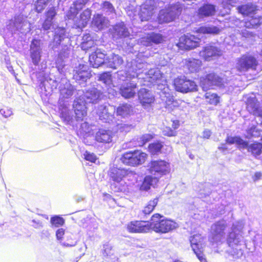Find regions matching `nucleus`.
I'll use <instances>...</instances> for the list:
<instances>
[{"label":"nucleus","instance_id":"f257e3e1","mask_svg":"<svg viewBox=\"0 0 262 262\" xmlns=\"http://www.w3.org/2000/svg\"><path fill=\"white\" fill-rule=\"evenodd\" d=\"M78 98L74 101L73 108L77 120H82L86 115V103H97L102 98V93L95 88L79 91Z\"/></svg>","mask_w":262,"mask_h":262},{"label":"nucleus","instance_id":"f03ea898","mask_svg":"<svg viewBox=\"0 0 262 262\" xmlns=\"http://www.w3.org/2000/svg\"><path fill=\"white\" fill-rule=\"evenodd\" d=\"M159 89L161 90L160 93L161 98L165 102V107L168 111H172L177 106L182 110H185L189 107L188 103L182 100H174L172 92L167 86L159 85Z\"/></svg>","mask_w":262,"mask_h":262},{"label":"nucleus","instance_id":"7ed1b4c3","mask_svg":"<svg viewBox=\"0 0 262 262\" xmlns=\"http://www.w3.org/2000/svg\"><path fill=\"white\" fill-rule=\"evenodd\" d=\"M160 214L156 213L152 215L150 222V229L158 233H167L178 226V224L171 220L162 219Z\"/></svg>","mask_w":262,"mask_h":262},{"label":"nucleus","instance_id":"20e7f679","mask_svg":"<svg viewBox=\"0 0 262 262\" xmlns=\"http://www.w3.org/2000/svg\"><path fill=\"white\" fill-rule=\"evenodd\" d=\"M124 71L118 72V76L120 80L124 81L120 87V93L122 97L125 98H130L134 97L138 92L137 86V80L129 79L124 75Z\"/></svg>","mask_w":262,"mask_h":262},{"label":"nucleus","instance_id":"39448f33","mask_svg":"<svg viewBox=\"0 0 262 262\" xmlns=\"http://www.w3.org/2000/svg\"><path fill=\"white\" fill-rule=\"evenodd\" d=\"M227 227V224L225 220L216 222L211 227V235L209 240L210 243L219 244L225 241L226 233L225 232Z\"/></svg>","mask_w":262,"mask_h":262},{"label":"nucleus","instance_id":"423d86ee","mask_svg":"<svg viewBox=\"0 0 262 262\" xmlns=\"http://www.w3.org/2000/svg\"><path fill=\"white\" fill-rule=\"evenodd\" d=\"M244 226L243 221H238L234 222L231 228V231L229 232L227 238V244L229 247L234 248L235 246L241 245L243 237L240 234Z\"/></svg>","mask_w":262,"mask_h":262},{"label":"nucleus","instance_id":"0eeeda50","mask_svg":"<svg viewBox=\"0 0 262 262\" xmlns=\"http://www.w3.org/2000/svg\"><path fill=\"white\" fill-rule=\"evenodd\" d=\"M257 61L253 56L243 55L235 60V68L241 73H245L249 70H255Z\"/></svg>","mask_w":262,"mask_h":262},{"label":"nucleus","instance_id":"6e6552de","mask_svg":"<svg viewBox=\"0 0 262 262\" xmlns=\"http://www.w3.org/2000/svg\"><path fill=\"white\" fill-rule=\"evenodd\" d=\"M226 142L229 144H235L239 148H247L248 151L254 156H258L261 152L262 144L256 143L248 146V143L238 137H228L226 139Z\"/></svg>","mask_w":262,"mask_h":262},{"label":"nucleus","instance_id":"1a4fd4ad","mask_svg":"<svg viewBox=\"0 0 262 262\" xmlns=\"http://www.w3.org/2000/svg\"><path fill=\"white\" fill-rule=\"evenodd\" d=\"M147 155L139 150H135L133 152H127L124 153L121 160L124 164L135 166L143 163L146 159Z\"/></svg>","mask_w":262,"mask_h":262},{"label":"nucleus","instance_id":"9d476101","mask_svg":"<svg viewBox=\"0 0 262 262\" xmlns=\"http://www.w3.org/2000/svg\"><path fill=\"white\" fill-rule=\"evenodd\" d=\"M200 35L195 36L191 34H186L182 36L177 44L178 47L185 50H190L199 47L200 44Z\"/></svg>","mask_w":262,"mask_h":262},{"label":"nucleus","instance_id":"9b49d317","mask_svg":"<svg viewBox=\"0 0 262 262\" xmlns=\"http://www.w3.org/2000/svg\"><path fill=\"white\" fill-rule=\"evenodd\" d=\"M181 11V8L178 5H171L160 11L158 16L159 23H168L174 20Z\"/></svg>","mask_w":262,"mask_h":262},{"label":"nucleus","instance_id":"f8f14e48","mask_svg":"<svg viewBox=\"0 0 262 262\" xmlns=\"http://www.w3.org/2000/svg\"><path fill=\"white\" fill-rule=\"evenodd\" d=\"M170 170L169 163L164 160H154L151 161L149 165V172L157 178L167 174L170 172Z\"/></svg>","mask_w":262,"mask_h":262},{"label":"nucleus","instance_id":"ddd939ff","mask_svg":"<svg viewBox=\"0 0 262 262\" xmlns=\"http://www.w3.org/2000/svg\"><path fill=\"white\" fill-rule=\"evenodd\" d=\"M225 81L223 78L214 73H210L201 78L200 84L204 91L212 89L213 86H222Z\"/></svg>","mask_w":262,"mask_h":262},{"label":"nucleus","instance_id":"4468645a","mask_svg":"<svg viewBox=\"0 0 262 262\" xmlns=\"http://www.w3.org/2000/svg\"><path fill=\"white\" fill-rule=\"evenodd\" d=\"M116 108L114 106L110 104H103L98 106L97 114L99 119L104 122L108 123L115 122L114 113Z\"/></svg>","mask_w":262,"mask_h":262},{"label":"nucleus","instance_id":"2eb2a0df","mask_svg":"<svg viewBox=\"0 0 262 262\" xmlns=\"http://www.w3.org/2000/svg\"><path fill=\"white\" fill-rule=\"evenodd\" d=\"M174 85L176 91L182 93L197 91V85L192 80L187 79L185 76L176 78L174 80Z\"/></svg>","mask_w":262,"mask_h":262},{"label":"nucleus","instance_id":"dca6fc26","mask_svg":"<svg viewBox=\"0 0 262 262\" xmlns=\"http://www.w3.org/2000/svg\"><path fill=\"white\" fill-rule=\"evenodd\" d=\"M231 21H233V24L241 30H238L243 36L245 37H248L252 36V33L246 30L245 28L253 29L257 27L256 24L251 16L248 17V18L245 20H240L237 18H235L234 17L231 18Z\"/></svg>","mask_w":262,"mask_h":262},{"label":"nucleus","instance_id":"f3484780","mask_svg":"<svg viewBox=\"0 0 262 262\" xmlns=\"http://www.w3.org/2000/svg\"><path fill=\"white\" fill-rule=\"evenodd\" d=\"M128 174L129 172L127 170L116 167L112 168L109 173L112 181L117 183L120 184L121 186L119 189L121 191H125L126 190V183L124 182V180Z\"/></svg>","mask_w":262,"mask_h":262},{"label":"nucleus","instance_id":"a211bd4d","mask_svg":"<svg viewBox=\"0 0 262 262\" xmlns=\"http://www.w3.org/2000/svg\"><path fill=\"white\" fill-rule=\"evenodd\" d=\"M155 8V2L154 0L146 1L140 6L139 15L141 20L143 21L150 20L156 12Z\"/></svg>","mask_w":262,"mask_h":262},{"label":"nucleus","instance_id":"6ab92c4d","mask_svg":"<svg viewBox=\"0 0 262 262\" xmlns=\"http://www.w3.org/2000/svg\"><path fill=\"white\" fill-rule=\"evenodd\" d=\"M204 238L201 234H195L190 238L191 246L194 253L201 262H206L204 257L202 249H203Z\"/></svg>","mask_w":262,"mask_h":262},{"label":"nucleus","instance_id":"aec40b11","mask_svg":"<svg viewBox=\"0 0 262 262\" xmlns=\"http://www.w3.org/2000/svg\"><path fill=\"white\" fill-rule=\"evenodd\" d=\"M222 54V50L213 45H207L200 52V57L207 61L215 59Z\"/></svg>","mask_w":262,"mask_h":262},{"label":"nucleus","instance_id":"412c9836","mask_svg":"<svg viewBox=\"0 0 262 262\" xmlns=\"http://www.w3.org/2000/svg\"><path fill=\"white\" fill-rule=\"evenodd\" d=\"M147 64L145 62H140L137 61H134L132 63V67L127 72H124V75H126V77L130 79L137 80L138 76L141 73H143L145 70Z\"/></svg>","mask_w":262,"mask_h":262},{"label":"nucleus","instance_id":"4be33fe9","mask_svg":"<svg viewBox=\"0 0 262 262\" xmlns=\"http://www.w3.org/2000/svg\"><path fill=\"white\" fill-rule=\"evenodd\" d=\"M150 227V223L141 221H132L127 225V229L131 233L147 232Z\"/></svg>","mask_w":262,"mask_h":262},{"label":"nucleus","instance_id":"5701e85b","mask_svg":"<svg viewBox=\"0 0 262 262\" xmlns=\"http://www.w3.org/2000/svg\"><path fill=\"white\" fill-rule=\"evenodd\" d=\"M164 41V37L161 34L151 32L142 37L140 40V43L143 46L150 47L154 44L163 43Z\"/></svg>","mask_w":262,"mask_h":262},{"label":"nucleus","instance_id":"b1692460","mask_svg":"<svg viewBox=\"0 0 262 262\" xmlns=\"http://www.w3.org/2000/svg\"><path fill=\"white\" fill-rule=\"evenodd\" d=\"M114 133L111 130L101 128L96 133L95 140L101 143H110L113 141Z\"/></svg>","mask_w":262,"mask_h":262},{"label":"nucleus","instance_id":"393cba45","mask_svg":"<svg viewBox=\"0 0 262 262\" xmlns=\"http://www.w3.org/2000/svg\"><path fill=\"white\" fill-rule=\"evenodd\" d=\"M105 54L102 52L100 49H97L89 57L90 64L95 68H98L100 66L105 65Z\"/></svg>","mask_w":262,"mask_h":262},{"label":"nucleus","instance_id":"a878e982","mask_svg":"<svg viewBox=\"0 0 262 262\" xmlns=\"http://www.w3.org/2000/svg\"><path fill=\"white\" fill-rule=\"evenodd\" d=\"M138 97L140 103L144 107H146L149 106L154 102V97L146 89H141L138 92Z\"/></svg>","mask_w":262,"mask_h":262},{"label":"nucleus","instance_id":"bb28decb","mask_svg":"<svg viewBox=\"0 0 262 262\" xmlns=\"http://www.w3.org/2000/svg\"><path fill=\"white\" fill-rule=\"evenodd\" d=\"M40 40L37 39H33L31 41V49L39 48ZM30 56L33 64L35 66L38 64L41 58L40 50L38 48L33 50L30 53Z\"/></svg>","mask_w":262,"mask_h":262},{"label":"nucleus","instance_id":"cd10ccee","mask_svg":"<svg viewBox=\"0 0 262 262\" xmlns=\"http://www.w3.org/2000/svg\"><path fill=\"white\" fill-rule=\"evenodd\" d=\"M198 15L200 18L213 16L216 13L215 6L206 4L203 5L198 9Z\"/></svg>","mask_w":262,"mask_h":262},{"label":"nucleus","instance_id":"c85d7f7f","mask_svg":"<svg viewBox=\"0 0 262 262\" xmlns=\"http://www.w3.org/2000/svg\"><path fill=\"white\" fill-rule=\"evenodd\" d=\"M113 30V36L116 39L126 37L129 36V32L123 22L116 24L114 27Z\"/></svg>","mask_w":262,"mask_h":262},{"label":"nucleus","instance_id":"c756f323","mask_svg":"<svg viewBox=\"0 0 262 262\" xmlns=\"http://www.w3.org/2000/svg\"><path fill=\"white\" fill-rule=\"evenodd\" d=\"M88 67L80 64L78 68L74 70V78L76 80L86 81L90 77V73L87 70Z\"/></svg>","mask_w":262,"mask_h":262},{"label":"nucleus","instance_id":"7c9ffc66","mask_svg":"<svg viewBox=\"0 0 262 262\" xmlns=\"http://www.w3.org/2000/svg\"><path fill=\"white\" fill-rule=\"evenodd\" d=\"M122 58L119 55L111 54L105 58V66L107 67L117 69L123 63Z\"/></svg>","mask_w":262,"mask_h":262},{"label":"nucleus","instance_id":"2f4dec72","mask_svg":"<svg viewBox=\"0 0 262 262\" xmlns=\"http://www.w3.org/2000/svg\"><path fill=\"white\" fill-rule=\"evenodd\" d=\"M93 125H89L87 122H84L81 124L78 130V134L84 137V142L88 145L91 144L86 141V137L93 135Z\"/></svg>","mask_w":262,"mask_h":262},{"label":"nucleus","instance_id":"473e14b6","mask_svg":"<svg viewBox=\"0 0 262 262\" xmlns=\"http://www.w3.org/2000/svg\"><path fill=\"white\" fill-rule=\"evenodd\" d=\"M108 24V20L102 15L97 14L93 18L92 25L98 30H102L106 27Z\"/></svg>","mask_w":262,"mask_h":262},{"label":"nucleus","instance_id":"72a5a7b5","mask_svg":"<svg viewBox=\"0 0 262 262\" xmlns=\"http://www.w3.org/2000/svg\"><path fill=\"white\" fill-rule=\"evenodd\" d=\"M202 61L199 59L189 58L186 60L185 67L191 73L198 72L201 69Z\"/></svg>","mask_w":262,"mask_h":262},{"label":"nucleus","instance_id":"f704fd0d","mask_svg":"<svg viewBox=\"0 0 262 262\" xmlns=\"http://www.w3.org/2000/svg\"><path fill=\"white\" fill-rule=\"evenodd\" d=\"M88 1L89 0H76L74 2L73 6L70 7L69 11V18L76 15L78 13V12L83 8Z\"/></svg>","mask_w":262,"mask_h":262},{"label":"nucleus","instance_id":"c9c22d12","mask_svg":"<svg viewBox=\"0 0 262 262\" xmlns=\"http://www.w3.org/2000/svg\"><path fill=\"white\" fill-rule=\"evenodd\" d=\"M237 10L240 13L248 17L253 15L255 12H258L256 7L252 4L242 5L238 7Z\"/></svg>","mask_w":262,"mask_h":262},{"label":"nucleus","instance_id":"e433bc0d","mask_svg":"<svg viewBox=\"0 0 262 262\" xmlns=\"http://www.w3.org/2000/svg\"><path fill=\"white\" fill-rule=\"evenodd\" d=\"M91 16V11L87 9L85 10L80 15V19L78 21L75 20L76 22V25L78 28L84 27L88 22L89 21Z\"/></svg>","mask_w":262,"mask_h":262},{"label":"nucleus","instance_id":"4c0bfd02","mask_svg":"<svg viewBox=\"0 0 262 262\" xmlns=\"http://www.w3.org/2000/svg\"><path fill=\"white\" fill-rule=\"evenodd\" d=\"M158 182L157 178L147 176L144 178V181L140 187V189L141 190L147 191L151 186L155 187Z\"/></svg>","mask_w":262,"mask_h":262},{"label":"nucleus","instance_id":"58836bf2","mask_svg":"<svg viewBox=\"0 0 262 262\" xmlns=\"http://www.w3.org/2000/svg\"><path fill=\"white\" fill-rule=\"evenodd\" d=\"M132 111V107L129 104H123L117 108L116 113L118 116L125 118L130 115Z\"/></svg>","mask_w":262,"mask_h":262},{"label":"nucleus","instance_id":"ea45409f","mask_svg":"<svg viewBox=\"0 0 262 262\" xmlns=\"http://www.w3.org/2000/svg\"><path fill=\"white\" fill-rule=\"evenodd\" d=\"M221 29L212 25L203 26L200 27L196 32L199 34H218L221 31Z\"/></svg>","mask_w":262,"mask_h":262},{"label":"nucleus","instance_id":"a19ab883","mask_svg":"<svg viewBox=\"0 0 262 262\" xmlns=\"http://www.w3.org/2000/svg\"><path fill=\"white\" fill-rule=\"evenodd\" d=\"M237 1L238 0H221L222 6L225 9V12L221 11L220 14L224 16L228 14L230 10V7L233 6Z\"/></svg>","mask_w":262,"mask_h":262},{"label":"nucleus","instance_id":"79ce46f5","mask_svg":"<svg viewBox=\"0 0 262 262\" xmlns=\"http://www.w3.org/2000/svg\"><path fill=\"white\" fill-rule=\"evenodd\" d=\"M158 202V198H155L148 202L142 210V212L145 214H150L154 209Z\"/></svg>","mask_w":262,"mask_h":262},{"label":"nucleus","instance_id":"37998d69","mask_svg":"<svg viewBox=\"0 0 262 262\" xmlns=\"http://www.w3.org/2000/svg\"><path fill=\"white\" fill-rule=\"evenodd\" d=\"M205 98L211 104L216 105L219 102V97L216 94L207 93L205 95Z\"/></svg>","mask_w":262,"mask_h":262},{"label":"nucleus","instance_id":"c03bdc74","mask_svg":"<svg viewBox=\"0 0 262 262\" xmlns=\"http://www.w3.org/2000/svg\"><path fill=\"white\" fill-rule=\"evenodd\" d=\"M148 75L152 81H158L162 77V74L158 69H150L148 71Z\"/></svg>","mask_w":262,"mask_h":262},{"label":"nucleus","instance_id":"a18cd8bd","mask_svg":"<svg viewBox=\"0 0 262 262\" xmlns=\"http://www.w3.org/2000/svg\"><path fill=\"white\" fill-rule=\"evenodd\" d=\"M163 145L161 142H157L149 144L148 146L149 151L153 155L157 154L160 152Z\"/></svg>","mask_w":262,"mask_h":262},{"label":"nucleus","instance_id":"49530a36","mask_svg":"<svg viewBox=\"0 0 262 262\" xmlns=\"http://www.w3.org/2000/svg\"><path fill=\"white\" fill-rule=\"evenodd\" d=\"M50 222L52 226L58 227L63 225L64 220L59 215H55L51 218Z\"/></svg>","mask_w":262,"mask_h":262},{"label":"nucleus","instance_id":"de8ad7c7","mask_svg":"<svg viewBox=\"0 0 262 262\" xmlns=\"http://www.w3.org/2000/svg\"><path fill=\"white\" fill-rule=\"evenodd\" d=\"M117 128L119 132L126 133L131 130L133 128V126L132 124L123 122L118 123L117 125Z\"/></svg>","mask_w":262,"mask_h":262},{"label":"nucleus","instance_id":"09e8293b","mask_svg":"<svg viewBox=\"0 0 262 262\" xmlns=\"http://www.w3.org/2000/svg\"><path fill=\"white\" fill-rule=\"evenodd\" d=\"M98 80L109 85L112 83L111 75L109 72L103 73L99 76Z\"/></svg>","mask_w":262,"mask_h":262},{"label":"nucleus","instance_id":"8fccbe9b","mask_svg":"<svg viewBox=\"0 0 262 262\" xmlns=\"http://www.w3.org/2000/svg\"><path fill=\"white\" fill-rule=\"evenodd\" d=\"M58 112L59 116L63 120H66V106L63 100H59L58 104Z\"/></svg>","mask_w":262,"mask_h":262},{"label":"nucleus","instance_id":"3c124183","mask_svg":"<svg viewBox=\"0 0 262 262\" xmlns=\"http://www.w3.org/2000/svg\"><path fill=\"white\" fill-rule=\"evenodd\" d=\"M45 17L54 21L57 15V11L55 7H51L47 9L45 13Z\"/></svg>","mask_w":262,"mask_h":262},{"label":"nucleus","instance_id":"603ef678","mask_svg":"<svg viewBox=\"0 0 262 262\" xmlns=\"http://www.w3.org/2000/svg\"><path fill=\"white\" fill-rule=\"evenodd\" d=\"M102 10L107 15H110L115 12L114 7L109 2H104L103 3Z\"/></svg>","mask_w":262,"mask_h":262},{"label":"nucleus","instance_id":"864d4df0","mask_svg":"<svg viewBox=\"0 0 262 262\" xmlns=\"http://www.w3.org/2000/svg\"><path fill=\"white\" fill-rule=\"evenodd\" d=\"M47 5L48 4L41 0H37L35 4V11L37 13H40L43 11Z\"/></svg>","mask_w":262,"mask_h":262},{"label":"nucleus","instance_id":"5fc2aeb1","mask_svg":"<svg viewBox=\"0 0 262 262\" xmlns=\"http://www.w3.org/2000/svg\"><path fill=\"white\" fill-rule=\"evenodd\" d=\"M153 136L151 134H146L142 135L138 141V145L139 146H142L146 143L150 141L151 139H152Z\"/></svg>","mask_w":262,"mask_h":262},{"label":"nucleus","instance_id":"6e6d98bb","mask_svg":"<svg viewBox=\"0 0 262 262\" xmlns=\"http://www.w3.org/2000/svg\"><path fill=\"white\" fill-rule=\"evenodd\" d=\"M53 24L54 21L45 17V19L42 24V28L43 30L47 31L50 29Z\"/></svg>","mask_w":262,"mask_h":262},{"label":"nucleus","instance_id":"4d7b16f0","mask_svg":"<svg viewBox=\"0 0 262 262\" xmlns=\"http://www.w3.org/2000/svg\"><path fill=\"white\" fill-rule=\"evenodd\" d=\"M254 22L256 24L257 27L262 24V17L259 12H255L251 16Z\"/></svg>","mask_w":262,"mask_h":262},{"label":"nucleus","instance_id":"13d9d810","mask_svg":"<svg viewBox=\"0 0 262 262\" xmlns=\"http://www.w3.org/2000/svg\"><path fill=\"white\" fill-rule=\"evenodd\" d=\"M83 156L86 160L91 162L95 163L97 160V157L93 153L86 151L83 154Z\"/></svg>","mask_w":262,"mask_h":262},{"label":"nucleus","instance_id":"bf43d9fd","mask_svg":"<svg viewBox=\"0 0 262 262\" xmlns=\"http://www.w3.org/2000/svg\"><path fill=\"white\" fill-rule=\"evenodd\" d=\"M247 133L248 136L254 137H257L260 135V132L258 129H256V127L254 126H252L248 129Z\"/></svg>","mask_w":262,"mask_h":262},{"label":"nucleus","instance_id":"052dcab7","mask_svg":"<svg viewBox=\"0 0 262 262\" xmlns=\"http://www.w3.org/2000/svg\"><path fill=\"white\" fill-rule=\"evenodd\" d=\"M64 234L65 231L63 228H60L57 230L56 236L57 240H58L60 243H61L63 240Z\"/></svg>","mask_w":262,"mask_h":262},{"label":"nucleus","instance_id":"680f3d73","mask_svg":"<svg viewBox=\"0 0 262 262\" xmlns=\"http://www.w3.org/2000/svg\"><path fill=\"white\" fill-rule=\"evenodd\" d=\"M94 43V40H90L87 41V42H81V47L83 50H88L89 49L91 48Z\"/></svg>","mask_w":262,"mask_h":262},{"label":"nucleus","instance_id":"e2e57ef3","mask_svg":"<svg viewBox=\"0 0 262 262\" xmlns=\"http://www.w3.org/2000/svg\"><path fill=\"white\" fill-rule=\"evenodd\" d=\"M163 133L164 135L167 136H174L176 135V132L169 127H166L164 129Z\"/></svg>","mask_w":262,"mask_h":262},{"label":"nucleus","instance_id":"0e129e2a","mask_svg":"<svg viewBox=\"0 0 262 262\" xmlns=\"http://www.w3.org/2000/svg\"><path fill=\"white\" fill-rule=\"evenodd\" d=\"M0 112L2 115L5 118L10 116L12 114V111L7 107L1 109Z\"/></svg>","mask_w":262,"mask_h":262},{"label":"nucleus","instance_id":"69168bd1","mask_svg":"<svg viewBox=\"0 0 262 262\" xmlns=\"http://www.w3.org/2000/svg\"><path fill=\"white\" fill-rule=\"evenodd\" d=\"M63 39H64V37H63V35H61L58 33H56L54 35V38H53L54 41H56V42L59 41V43L62 40H63Z\"/></svg>","mask_w":262,"mask_h":262},{"label":"nucleus","instance_id":"338daca9","mask_svg":"<svg viewBox=\"0 0 262 262\" xmlns=\"http://www.w3.org/2000/svg\"><path fill=\"white\" fill-rule=\"evenodd\" d=\"M211 134V132L209 129H205L203 133V138L205 139H208Z\"/></svg>","mask_w":262,"mask_h":262},{"label":"nucleus","instance_id":"774afa93","mask_svg":"<svg viewBox=\"0 0 262 262\" xmlns=\"http://www.w3.org/2000/svg\"><path fill=\"white\" fill-rule=\"evenodd\" d=\"M82 42H87V41H88L92 40V37H91L90 34L89 33L84 34L82 37Z\"/></svg>","mask_w":262,"mask_h":262}]
</instances>
